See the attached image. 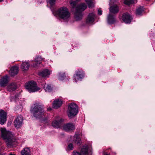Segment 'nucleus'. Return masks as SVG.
I'll return each mask as SVG.
<instances>
[{
	"label": "nucleus",
	"instance_id": "f257e3e1",
	"mask_svg": "<svg viewBox=\"0 0 155 155\" xmlns=\"http://www.w3.org/2000/svg\"><path fill=\"white\" fill-rule=\"evenodd\" d=\"M70 3L72 6V11L75 12V17L76 20L77 21L81 20L82 17V12L86 8L87 5L83 3L77 6L76 2L72 1H70Z\"/></svg>",
	"mask_w": 155,
	"mask_h": 155
},
{
	"label": "nucleus",
	"instance_id": "f03ea898",
	"mask_svg": "<svg viewBox=\"0 0 155 155\" xmlns=\"http://www.w3.org/2000/svg\"><path fill=\"white\" fill-rule=\"evenodd\" d=\"M2 138L5 140L7 145L8 147H11L14 145L16 140L15 136L12 133L7 131L5 128H2L0 129Z\"/></svg>",
	"mask_w": 155,
	"mask_h": 155
},
{
	"label": "nucleus",
	"instance_id": "7ed1b4c3",
	"mask_svg": "<svg viewBox=\"0 0 155 155\" xmlns=\"http://www.w3.org/2000/svg\"><path fill=\"white\" fill-rule=\"evenodd\" d=\"M31 113L36 118H41L45 116L43 106L40 103H35L31 109Z\"/></svg>",
	"mask_w": 155,
	"mask_h": 155
},
{
	"label": "nucleus",
	"instance_id": "20e7f679",
	"mask_svg": "<svg viewBox=\"0 0 155 155\" xmlns=\"http://www.w3.org/2000/svg\"><path fill=\"white\" fill-rule=\"evenodd\" d=\"M55 15L60 18L66 19L69 18L70 14L68 9L65 7H62L58 9L55 12Z\"/></svg>",
	"mask_w": 155,
	"mask_h": 155
},
{
	"label": "nucleus",
	"instance_id": "39448f33",
	"mask_svg": "<svg viewBox=\"0 0 155 155\" xmlns=\"http://www.w3.org/2000/svg\"><path fill=\"white\" fill-rule=\"evenodd\" d=\"M78 107L77 105L74 103L69 104L68 106L67 114L68 117L71 118L76 115L78 112Z\"/></svg>",
	"mask_w": 155,
	"mask_h": 155
},
{
	"label": "nucleus",
	"instance_id": "423d86ee",
	"mask_svg": "<svg viewBox=\"0 0 155 155\" xmlns=\"http://www.w3.org/2000/svg\"><path fill=\"white\" fill-rule=\"evenodd\" d=\"M25 87L30 92H35L40 89L37 86L36 83L32 81L26 83Z\"/></svg>",
	"mask_w": 155,
	"mask_h": 155
},
{
	"label": "nucleus",
	"instance_id": "0eeeda50",
	"mask_svg": "<svg viewBox=\"0 0 155 155\" xmlns=\"http://www.w3.org/2000/svg\"><path fill=\"white\" fill-rule=\"evenodd\" d=\"M23 118L21 116H18L14 121L15 127L16 128H19L23 122Z\"/></svg>",
	"mask_w": 155,
	"mask_h": 155
},
{
	"label": "nucleus",
	"instance_id": "6e6552de",
	"mask_svg": "<svg viewBox=\"0 0 155 155\" xmlns=\"http://www.w3.org/2000/svg\"><path fill=\"white\" fill-rule=\"evenodd\" d=\"M73 155H88L87 146H83L81 148L80 152L74 151Z\"/></svg>",
	"mask_w": 155,
	"mask_h": 155
},
{
	"label": "nucleus",
	"instance_id": "1a4fd4ad",
	"mask_svg": "<svg viewBox=\"0 0 155 155\" xmlns=\"http://www.w3.org/2000/svg\"><path fill=\"white\" fill-rule=\"evenodd\" d=\"M7 117V114L4 111L0 110V124H3L6 122Z\"/></svg>",
	"mask_w": 155,
	"mask_h": 155
},
{
	"label": "nucleus",
	"instance_id": "9d476101",
	"mask_svg": "<svg viewBox=\"0 0 155 155\" xmlns=\"http://www.w3.org/2000/svg\"><path fill=\"white\" fill-rule=\"evenodd\" d=\"M63 128L64 130L67 132L70 131L75 129L74 125L69 123L64 124L63 126Z\"/></svg>",
	"mask_w": 155,
	"mask_h": 155
},
{
	"label": "nucleus",
	"instance_id": "9b49d317",
	"mask_svg": "<svg viewBox=\"0 0 155 155\" xmlns=\"http://www.w3.org/2000/svg\"><path fill=\"white\" fill-rule=\"evenodd\" d=\"M132 19V18L127 13H124L123 15L122 20L126 23H130Z\"/></svg>",
	"mask_w": 155,
	"mask_h": 155
},
{
	"label": "nucleus",
	"instance_id": "f8f14e48",
	"mask_svg": "<svg viewBox=\"0 0 155 155\" xmlns=\"http://www.w3.org/2000/svg\"><path fill=\"white\" fill-rule=\"evenodd\" d=\"M95 14L94 13L89 14L86 19V22L87 24H91L94 21Z\"/></svg>",
	"mask_w": 155,
	"mask_h": 155
},
{
	"label": "nucleus",
	"instance_id": "ddd939ff",
	"mask_svg": "<svg viewBox=\"0 0 155 155\" xmlns=\"http://www.w3.org/2000/svg\"><path fill=\"white\" fill-rule=\"evenodd\" d=\"M84 77V74L82 70H78L76 73V75L74 76V80L75 82L79 80L78 77H79L80 79Z\"/></svg>",
	"mask_w": 155,
	"mask_h": 155
},
{
	"label": "nucleus",
	"instance_id": "4468645a",
	"mask_svg": "<svg viewBox=\"0 0 155 155\" xmlns=\"http://www.w3.org/2000/svg\"><path fill=\"white\" fill-rule=\"evenodd\" d=\"M62 101L61 99H56L54 100L53 103V107L55 109H57L61 106Z\"/></svg>",
	"mask_w": 155,
	"mask_h": 155
},
{
	"label": "nucleus",
	"instance_id": "2eb2a0df",
	"mask_svg": "<svg viewBox=\"0 0 155 155\" xmlns=\"http://www.w3.org/2000/svg\"><path fill=\"white\" fill-rule=\"evenodd\" d=\"M19 70V68L17 66H13L12 67L9 71L10 75L12 76H14L17 74Z\"/></svg>",
	"mask_w": 155,
	"mask_h": 155
},
{
	"label": "nucleus",
	"instance_id": "dca6fc26",
	"mask_svg": "<svg viewBox=\"0 0 155 155\" xmlns=\"http://www.w3.org/2000/svg\"><path fill=\"white\" fill-rule=\"evenodd\" d=\"M51 74V71L47 69H45L39 72L38 74L39 76L42 77H45Z\"/></svg>",
	"mask_w": 155,
	"mask_h": 155
},
{
	"label": "nucleus",
	"instance_id": "f3484780",
	"mask_svg": "<svg viewBox=\"0 0 155 155\" xmlns=\"http://www.w3.org/2000/svg\"><path fill=\"white\" fill-rule=\"evenodd\" d=\"M8 82V76L7 75L3 77L0 81V86H4Z\"/></svg>",
	"mask_w": 155,
	"mask_h": 155
},
{
	"label": "nucleus",
	"instance_id": "a211bd4d",
	"mask_svg": "<svg viewBox=\"0 0 155 155\" xmlns=\"http://www.w3.org/2000/svg\"><path fill=\"white\" fill-rule=\"evenodd\" d=\"M63 120V119H62L55 120L52 122V126L54 127L58 128L60 126L61 123L62 122Z\"/></svg>",
	"mask_w": 155,
	"mask_h": 155
},
{
	"label": "nucleus",
	"instance_id": "6ab92c4d",
	"mask_svg": "<svg viewBox=\"0 0 155 155\" xmlns=\"http://www.w3.org/2000/svg\"><path fill=\"white\" fill-rule=\"evenodd\" d=\"M17 88L16 84L14 82L10 84L7 87V90L10 92L15 91Z\"/></svg>",
	"mask_w": 155,
	"mask_h": 155
},
{
	"label": "nucleus",
	"instance_id": "aec40b11",
	"mask_svg": "<svg viewBox=\"0 0 155 155\" xmlns=\"http://www.w3.org/2000/svg\"><path fill=\"white\" fill-rule=\"evenodd\" d=\"M110 13L114 14L117 13L119 11V8L118 6L116 5H114L111 6L110 8Z\"/></svg>",
	"mask_w": 155,
	"mask_h": 155
},
{
	"label": "nucleus",
	"instance_id": "412c9836",
	"mask_svg": "<svg viewBox=\"0 0 155 155\" xmlns=\"http://www.w3.org/2000/svg\"><path fill=\"white\" fill-rule=\"evenodd\" d=\"M73 142L78 145H80L81 142V140L79 135L75 134L73 138Z\"/></svg>",
	"mask_w": 155,
	"mask_h": 155
},
{
	"label": "nucleus",
	"instance_id": "4be33fe9",
	"mask_svg": "<svg viewBox=\"0 0 155 155\" xmlns=\"http://www.w3.org/2000/svg\"><path fill=\"white\" fill-rule=\"evenodd\" d=\"M43 59H42L41 57H38L36 58L35 59V63L33 64L32 66L33 67L37 68L38 66V65L41 64V61Z\"/></svg>",
	"mask_w": 155,
	"mask_h": 155
},
{
	"label": "nucleus",
	"instance_id": "5701e85b",
	"mask_svg": "<svg viewBox=\"0 0 155 155\" xmlns=\"http://www.w3.org/2000/svg\"><path fill=\"white\" fill-rule=\"evenodd\" d=\"M29 67V64L26 62H23L21 66V68L23 71H27L28 70Z\"/></svg>",
	"mask_w": 155,
	"mask_h": 155
},
{
	"label": "nucleus",
	"instance_id": "b1692460",
	"mask_svg": "<svg viewBox=\"0 0 155 155\" xmlns=\"http://www.w3.org/2000/svg\"><path fill=\"white\" fill-rule=\"evenodd\" d=\"M115 20L114 15L109 13L107 17V22L109 23L112 24L115 21Z\"/></svg>",
	"mask_w": 155,
	"mask_h": 155
},
{
	"label": "nucleus",
	"instance_id": "393cba45",
	"mask_svg": "<svg viewBox=\"0 0 155 155\" xmlns=\"http://www.w3.org/2000/svg\"><path fill=\"white\" fill-rule=\"evenodd\" d=\"M30 151L28 148H24L21 151V155H30Z\"/></svg>",
	"mask_w": 155,
	"mask_h": 155
},
{
	"label": "nucleus",
	"instance_id": "a878e982",
	"mask_svg": "<svg viewBox=\"0 0 155 155\" xmlns=\"http://www.w3.org/2000/svg\"><path fill=\"white\" fill-rule=\"evenodd\" d=\"M144 11L143 7H140L136 9V14L138 15H142Z\"/></svg>",
	"mask_w": 155,
	"mask_h": 155
},
{
	"label": "nucleus",
	"instance_id": "bb28decb",
	"mask_svg": "<svg viewBox=\"0 0 155 155\" xmlns=\"http://www.w3.org/2000/svg\"><path fill=\"white\" fill-rule=\"evenodd\" d=\"M137 2V0H125L124 3L125 4L130 5L131 4L136 3Z\"/></svg>",
	"mask_w": 155,
	"mask_h": 155
},
{
	"label": "nucleus",
	"instance_id": "cd10ccee",
	"mask_svg": "<svg viewBox=\"0 0 155 155\" xmlns=\"http://www.w3.org/2000/svg\"><path fill=\"white\" fill-rule=\"evenodd\" d=\"M89 8H92L94 6L95 3L91 0H85Z\"/></svg>",
	"mask_w": 155,
	"mask_h": 155
},
{
	"label": "nucleus",
	"instance_id": "c85d7f7f",
	"mask_svg": "<svg viewBox=\"0 0 155 155\" xmlns=\"http://www.w3.org/2000/svg\"><path fill=\"white\" fill-rule=\"evenodd\" d=\"M44 88L46 91L49 92L51 90V86L47 84H45Z\"/></svg>",
	"mask_w": 155,
	"mask_h": 155
},
{
	"label": "nucleus",
	"instance_id": "c756f323",
	"mask_svg": "<svg viewBox=\"0 0 155 155\" xmlns=\"http://www.w3.org/2000/svg\"><path fill=\"white\" fill-rule=\"evenodd\" d=\"M65 76L64 73L63 72H61L59 73L58 74L59 79L61 80H63L65 78Z\"/></svg>",
	"mask_w": 155,
	"mask_h": 155
},
{
	"label": "nucleus",
	"instance_id": "7c9ffc66",
	"mask_svg": "<svg viewBox=\"0 0 155 155\" xmlns=\"http://www.w3.org/2000/svg\"><path fill=\"white\" fill-rule=\"evenodd\" d=\"M55 1L56 0H47L48 4H49L51 6L54 5Z\"/></svg>",
	"mask_w": 155,
	"mask_h": 155
},
{
	"label": "nucleus",
	"instance_id": "2f4dec72",
	"mask_svg": "<svg viewBox=\"0 0 155 155\" xmlns=\"http://www.w3.org/2000/svg\"><path fill=\"white\" fill-rule=\"evenodd\" d=\"M18 96H15L14 97H11V101H16L18 100Z\"/></svg>",
	"mask_w": 155,
	"mask_h": 155
},
{
	"label": "nucleus",
	"instance_id": "473e14b6",
	"mask_svg": "<svg viewBox=\"0 0 155 155\" xmlns=\"http://www.w3.org/2000/svg\"><path fill=\"white\" fill-rule=\"evenodd\" d=\"M73 146L71 143L69 144L68 147V149L69 150H72L73 149Z\"/></svg>",
	"mask_w": 155,
	"mask_h": 155
},
{
	"label": "nucleus",
	"instance_id": "72a5a7b5",
	"mask_svg": "<svg viewBox=\"0 0 155 155\" xmlns=\"http://www.w3.org/2000/svg\"><path fill=\"white\" fill-rule=\"evenodd\" d=\"M102 11L100 9H99L98 10V14L99 15H101L102 14Z\"/></svg>",
	"mask_w": 155,
	"mask_h": 155
},
{
	"label": "nucleus",
	"instance_id": "f704fd0d",
	"mask_svg": "<svg viewBox=\"0 0 155 155\" xmlns=\"http://www.w3.org/2000/svg\"><path fill=\"white\" fill-rule=\"evenodd\" d=\"M104 155H110L109 154H107L106 153H104Z\"/></svg>",
	"mask_w": 155,
	"mask_h": 155
},
{
	"label": "nucleus",
	"instance_id": "c9c22d12",
	"mask_svg": "<svg viewBox=\"0 0 155 155\" xmlns=\"http://www.w3.org/2000/svg\"><path fill=\"white\" fill-rule=\"evenodd\" d=\"M9 155H15V154H13L12 153H10Z\"/></svg>",
	"mask_w": 155,
	"mask_h": 155
},
{
	"label": "nucleus",
	"instance_id": "e433bc0d",
	"mask_svg": "<svg viewBox=\"0 0 155 155\" xmlns=\"http://www.w3.org/2000/svg\"><path fill=\"white\" fill-rule=\"evenodd\" d=\"M48 110H51V108H49L48 109Z\"/></svg>",
	"mask_w": 155,
	"mask_h": 155
},
{
	"label": "nucleus",
	"instance_id": "4c0bfd02",
	"mask_svg": "<svg viewBox=\"0 0 155 155\" xmlns=\"http://www.w3.org/2000/svg\"><path fill=\"white\" fill-rule=\"evenodd\" d=\"M3 0H0V2H2Z\"/></svg>",
	"mask_w": 155,
	"mask_h": 155
}]
</instances>
